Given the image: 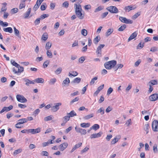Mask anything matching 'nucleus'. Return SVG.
Here are the masks:
<instances>
[{"instance_id":"f257e3e1","label":"nucleus","mask_w":158,"mask_h":158,"mask_svg":"<svg viewBox=\"0 0 158 158\" xmlns=\"http://www.w3.org/2000/svg\"><path fill=\"white\" fill-rule=\"evenodd\" d=\"M116 64V61L114 60H113L107 62L104 64L105 68L107 69H110L113 68Z\"/></svg>"},{"instance_id":"f03ea898","label":"nucleus","mask_w":158,"mask_h":158,"mask_svg":"<svg viewBox=\"0 0 158 158\" xmlns=\"http://www.w3.org/2000/svg\"><path fill=\"white\" fill-rule=\"evenodd\" d=\"M106 9L112 13H117L118 10L115 6H110L106 8Z\"/></svg>"},{"instance_id":"7ed1b4c3","label":"nucleus","mask_w":158,"mask_h":158,"mask_svg":"<svg viewBox=\"0 0 158 158\" xmlns=\"http://www.w3.org/2000/svg\"><path fill=\"white\" fill-rule=\"evenodd\" d=\"M152 130L155 132L158 131V121L156 120H154L152 123Z\"/></svg>"},{"instance_id":"20e7f679","label":"nucleus","mask_w":158,"mask_h":158,"mask_svg":"<svg viewBox=\"0 0 158 158\" xmlns=\"http://www.w3.org/2000/svg\"><path fill=\"white\" fill-rule=\"evenodd\" d=\"M17 101L22 103H25L27 101V99L23 95L18 94L16 96Z\"/></svg>"},{"instance_id":"39448f33","label":"nucleus","mask_w":158,"mask_h":158,"mask_svg":"<svg viewBox=\"0 0 158 158\" xmlns=\"http://www.w3.org/2000/svg\"><path fill=\"white\" fill-rule=\"evenodd\" d=\"M119 19L121 22L126 24H131L133 23L132 20L130 19H127L124 17L120 16Z\"/></svg>"},{"instance_id":"423d86ee","label":"nucleus","mask_w":158,"mask_h":158,"mask_svg":"<svg viewBox=\"0 0 158 158\" xmlns=\"http://www.w3.org/2000/svg\"><path fill=\"white\" fill-rule=\"evenodd\" d=\"M54 105V106L51 107V110L54 112H56L59 109V106L61 105L62 103L61 102H59L56 103Z\"/></svg>"},{"instance_id":"0eeeda50","label":"nucleus","mask_w":158,"mask_h":158,"mask_svg":"<svg viewBox=\"0 0 158 158\" xmlns=\"http://www.w3.org/2000/svg\"><path fill=\"white\" fill-rule=\"evenodd\" d=\"M75 130L77 133H80L81 135H85L86 133V131L85 129H83L76 127H75Z\"/></svg>"},{"instance_id":"6e6552de","label":"nucleus","mask_w":158,"mask_h":158,"mask_svg":"<svg viewBox=\"0 0 158 158\" xmlns=\"http://www.w3.org/2000/svg\"><path fill=\"white\" fill-rule=\"evenodd\" d=\"M105 45L104 44H102L100 45L98 47L96 50V52L97 53L98 56L100 57L101 56V49Z\"/></svg>"},{"instance_id":"1a4fd4ad","label":"nucleus","mask_w":158,"mask_h":158,"mask_svg":"<svg viewBox=\"0 0 158 158\" xmlns=\"http://www.w3.org/2000/svg\"><path fill=\"white\" fill-rule=\"evenodd\" d=\"M19 122L16 124L15 125V127L16 128H21L22 127L17 126L18 125H20V124H23L24 123L27 122V120L26 118H22L19 120L18 121Z\"/></svg>"},{"instance_id":"9d476101","label":"nucleus","mask_w":158,"mask_h":158,"mask_svg":"<svg viewBox=\"0 0 158 158\" xmlns=\"http://www.w3.org/2000/svg\"><path fill=\"white\" fill-rule=\"evenodd\" d=\"M158 99V94H154L151 95L149 97V99L151 101H154Z\"/></svg>"},{"instance_id":"9b49d317","label":"nucleus","mask_w":158,"mask_h":158,"mask_svg":"<svg viewBox=\"0 0 158 158\" xmlns=\"http://www.w3.org/2000/svg\"><path fill=\"white\" fill-rule=\"evenodd\" d=\"M13 106H10L9 107H4L2 110L0 111V113L1 114L5 111H8L11 110L13 108Z\"/></svg>"},{"instance_id":"f8f14e48","label":"nucleus","mask_w":158,"mask_h":158,"mask_svg":"<svg viewBox=\"0 0 158 158\" xmlns=\"http://www.w3.org/2000/svg\"><path fill=\"white\" fill-rule=\"evenodd\" d=\"M77 17L80 19H82L84 17V15L81 12V11H77L75 12Z\"/></svg>"},{"instance_id":"ddd939ff","label":"nucleus","mask_w":158,"mask_h":158,"mask_svg":"<svg viewBox=\"0 0 158 158\" xmlns=\"http://www.w3.org/2000/svg\"><path fill=\"white\" fill-rule=\"evenodd\" d=\"M68 144L66 143H64L59 146L60 150L61 151H64L68 146Z\"/></svg>"},{"instance_id":"4468645a","label":"nucleus","mask_w":158,"mask_h":158,"mask_svg":"<svg viewBox=\"0 0 158 158\" xmlns=\"http://www.w3.org/2000/svg\"><path fill=\"white\" fill-rule=\"evenodd\" d=\"M102 133V132H99L98 133L93 134L91 135L90 138L91 139L95 138L100 137Z\"/></svg>"},{"instance_id":"2eb2a0df","label":"nucleus","mask_w":158,"mask_h":158,"mask_svg":"<svg viewBox=\"0 0 158 158\" xmlns=\"http://www.w3.org/2000/svg\"><path fill=\"white\" fill-rule=\"evenodd\" d=\"M121 137L119 135H118L116 136L114 139L112 140L111 142V144H114L116 142H117L119 139H120Z\"/></svg>"},{"instance_id":"dca6fc26","label":"nucleus","mask_w":158,"mask_h":158,"mask_svg":"<svg viewBox=\"0 0 158 158\" xmlns=\"http://www.w3.org/2000/svg\"><path fill=\"white\" fill-rule=\"evenodd\" d=\"M136 7L132 6H128L124 8V10L126 12H129L131 10H133L135 9Z\"/></svg>"},{"instance_id":"f3484780","label":"nucleus","mask_w":158,"mask_h":158,"mask_svg":"<svg viewBox=\"0 0 158 158\" xmlns=\"http://www.w3.org/2000/svg\"><path fill=\"white\" fill-rule=\"evenodd\" d=\"M74 7L75 12L77 11H82V9L81 5H77V4H75Z\"/></svg>"},{"instance_id":"a211bd4d","label":"nucleus","mask_w":158,"mask_h":158,"mask_svg":"<svg viewBox=\"0 0 158 158\" xmlns=\"http://www.w3.org/2000/svg\"><path fill=\"white\" fill-rule=\"evenodd\" d=\"M82 144V143H79L77 144H76L73 147V148L70 151V152H73L77 148L80 147L81 146Z\"/></svg>"},{"instance_id":"6ab92c4d","label":"nucleus","mask_w":158,"mask_h":158,"mask_svg":"<svg viewBox=\"0 0 158 158\" xmlns=\"http://www.w3.org/2000/svg\"><path fill=\"white\" fill-rule=\"evenodd\" d=\"M137 33L136 31L132 33L129 38L128 40L129 41L135 38L137 35Z\"/></svg>"},{"instance_id":"aec40b11","label":"nucleus","mask_w":158,"mask_h":158,"mask_svg":"<svg viewBox=\"0 0 158 158\" xmlns=\"http://www.w3.org/2000/svg\"><path fill=\"white\" fill-rule=\"evenodd\" d=\"M23 79L24 81L25 82V85L27 86H29L30 84H34V82L28 79L24 78Z\"/></svg>"},{"instance_id":"412c9836","label":"nucleus","mask_w":158,"mask_h":158,"mask_svg":"<svg viewBox=\"0 0 158 158\" xmlns=\"http://www.w3.org/2000/svg\"><path fill=\"white\" fill-rule=\"evenodd\" d=\"M48 38V35L47 33L45 32L42 35L41 40L44 41H46Z\"/></svg>"},{"instance_id":"4be33fe9","label":"nucleus","mask_w":158,"mask_h":158,"mask_svg":"<svg viewBox=\"0 0 158 158\" xmlns=\"http://www.w3.org/2000/svg\"><path fill=\"white\" fill-rule=\"evenodd\" d=\"M31 8H29L28 9L27 11L24 15V19H26L28 17L31 12Z\"/></svg>"},{"instance_id":"5701e85b","label":"nucleus","mask_w":158,"mask_h":158,"mask_svg":"<svg viewBox=\"0 0 158 158\" xmlns=\"http://www.w3.org/2000/svg\"><path fill=\"white\" fill-rule=\"evenodd\" d=\"M52 44L50 42H47L45 46V48L46 50H49L52 46Z\"/></svg>"},{"instance_id":"b1692460","label":"nucleus","mask_w":158,"mask_h":158,"mask_svg":"<svg viewBox=\"0 0 158 158\" xmlns=\"http://www.w3.org/2000/svg\"><path fill=\"white\" fill-rule=\"evenodd\" d=\"M34 81L37 83H43L44 82V80L42 78H38L35 79L34 80Z\"/></svg>"},{"instance_id":"393cba45","label":"nucleus","mask_w":158,"mask_h":158,"mask_svg":"<svg viewBox=\"0 0 158 158\" xmlns=\"http://www.w3.org/2000/svg\"><path fill=\"white\" fill-rule=\"evenodd\" d=\"M32 131V134H35L36 133H37L40 132L41 131V128L40 127H39L36 129H32L31 130Z\"/></svg>"},{"instance_id":"a878e982","label":"nucleus","mask_w":158,"mask_h":158,"mask_svg":"<svg viewBox=\"0 0 158 158\" xmlns=\"http://www.w3.org/2000/svg\"><path fill=\"white\" fill-rule=\"evenodd\" d=\"M78 73L76 71H72L71 73H69V76L71 77L72 76L75 77L78 75Z\"/></svg>"},{"instance_id":"bb28decb","label":"nucleus","mask_w":158,"mask_h":158,"mask_svg":"<svg viewBox=\"0 0 158 158\" xmlns=\"http://www.w3.org/2000/svg\"><path fill=\"white\" fill-rule=\"evenodd\" d=\"M148 84L152 86L153 85H157V81L156 80H152L148 82Z\"/></svg>"},{"instance_id":"cd10ccee","label":"nucleus","mask_w":158,"mask_h":158,"mask_svg":"<svg viewBox=\"0 0 158 158\" xmlns=\"http://www.w3.org/2000/svg\"><path fill=\"white\" fill-rule=\"evenodd\" d=\"M3 30L5 32H9L10 33H12L13 32V30L11 27H8L3 28Z\"/></svg>"},{"instance_id":"c85d7f7f","label":"nucleus","mask_w":158,"mask_h":158,"mask_svg":"<svg viewBox=\"0 0 158 158\" xmlns=\"http://www.w3.org/2000/svg\"><path fill=\"white\" fill-rule=\"evenodd\" d=\"M113 31V28H109L108 29L107 32L106 33V36H108L110 35Z\"/></svg>"},{"instance_id":"c756f323","label":"nucleus","mask_w":158,"mask_h":158,"mask_svg":"<svg viewBox=\"0 0 158 158\" xmlns=\"http://www.w3.org/2000/svg\"><path fill=\"white\" fill-rule=\"evenodd\" d=\"M67 115H68L70 117L77 115L76 113L74 110L71 111L69 113H67Z\"/></svg>"},{"instance_id":"7c9ffc66","label":"nucleus","mask_w":158,"mask_h":158,"mask_svg":"<svg viewBox=\"0 0 158 158\" xmlns=\"http://www.w3.org/2000/svg\"><path fill=\"white\" fill-rule=\"evenodd\" d=\"M94 116V114L93 113H92L88 115H87L83 117V118L85 120H87L90 118L93 117Z\"/></svg>"},{"instance_id":"2f4dec72","label":"nucleus","mask_w":158,"mask_h":158,"mask_svg":"<svg viewBox=\"0 0 158 158\" xmlns=\"http://www.w3.org/2000/svg\"><path fill=\"white\" fill-rule=\"evenodd\" d=\"M99 128V126L98 124H94L91 127H90L91 129H94L96 131Z\"/></svg>"},{"instance_id":"473e14b6","label":"nucleus","mask_w":158,"mask_h":158,"mask_svg":"<svg viewBox=\"0 0 158 158\" xmlns=\"http://www.w3.org/2000/svg\"><path fill=\"white\" fill-rule=\"evenodd\" d=\"M149 127L148 124H145L143 127V129L146 132V134H147L149 132Z\"/></svg>"},{"instance_id":"72a5a7b5","label":"nucleus","mask_w":158,"mask_h":158,"mask_svg":"<svg viewBox=\"0 0 158 158\" xmlns=\"http://www.w3.org/2000/svg\"><path fill=\"white\" fill-rule=\"evenodd\" d=\"M70 118L68 115L64 117L63 118V122L64 123H66L67 121L69 120Z\"/></svg>"},{"instance_id":"f704fd0d","label":"nucleus","mask_w":158,"mask_h":158,"mask_svg":"<svg viewBox=\"0 0 158 158\" xmlns=\"http://www.w3.org/2000/svg\"><path fill=\"white\" fill-rule=\"evenodd\" d=\"M14 29L15 35L17 37H19L20 34L19 31L15 27H14Z\"/></svg>"},{"instance_id":"c9c22d12","label":"nucleus","mask_w":158,"mask_h":158,"mask_svg":"<svg viewBox=\"0 0 158 158\" xmlns=\"http://www.w3.org/2000/svg\"><path fill=\"white\" fill-rule=\"evenodd\" d=\"M90 125L89 123H83L80 124L81 126L82 127H89Z\"/></svg>"},{"instance_id":"e433bc0d","label":"nucleus","mask_w":158,"mask_h":158,"mask_svg":"<svg viewBox=\"0 0 158 158\" xmlns=\"http://www.w3.org/2000/svg\"><path fill=\"white\" fill-rule=\"evenodd\" d=\"M97 113H101L102 115L104 114V109L103 107H101L97 111Z\"/></svg>"},{"instance_id":"4c0bfd02","label":"nucleus","mask_w":158,"mask_h":158,"mask_svg":"<svg viewBox=\"0 0 158 158\" xmlns=\"http://www.w3.org/2000/svg\"><path fill=\"white\" fill-rule=\"evenodd\" d=\"M25 3L21 1V2L19 5V8L20 9H22L24 8L25 7Z\"/></svg>"},{"instance_id":"58836bf2","label":"nucleus","mask_w":158,"mask_h":158,"mask_svg":"<svg viewBox=\"0 0 158 158\" xmlns=\"http://www.w3.org/2000/svg\"><path fill=\"white\" fill-rule=\"evenodd\" d=\"M22 151V149L21 148H19L17 150H15L14 152V153H13L14 155L16 156L17 154L20 153Z\"/></svg>"},{"instance_id":"ea45409f","label":"nucleus","mask_w":158,"mask_h":158,"mask_svg":"<svg viewBox=\"0 0 158 158\" xmlns=\"http://www.w3.org/2000/svg\"><path fill=\"white\" fill-rule=\"evenodd\" d=\"M70 83V80L68 78H66L63 81V84L64 85H68Z\"/></svg>"},{"instance_id":"a19ab883","label":"nucleus","mask_w":158,"mask_h":158,"mask_svg":"<svg viewBox=\"0 0 158 158\" xmlns=\"http://www.w3.org/2000/svg\"><path fill=\"white\" fill-rule=\"evenodd\" d=\"M100 40V38L98 36H97L94 39V43L96 44H97Z\"/></svg>"},{"instance_id":"79ce46f5","label":"nucleus","mask_w":158,"mask_h":158,"mask_svg":"<svg viewBox=\"0 0 158 158\" xmlns=\"http://www.w3.org/2000/svg\"><path fill=\"white\" fill-rule=\"evenodd\" d=\"M47 55L49 58H51L52 57V52L49 50H47Z\"/></svg>"},{"instance_id":"37998d69","label":"nucleus","mask_w":158,"mask_h":158,"mask_svg":"<svg viewBox=\"0 0 158 158\" xmlns=\"http://www.w3.org/2000/svg\"><path fill=\"white\" fill-rule=\"evenodd\" d=\"M126 25L125 24H123L118 29L119 31H123L126 28Z\"/></svg>"},{"instance_id":"c03bdc74","label":"nucleus","mask_w":158,"mask_h":158,"mask_svg":"<svg viewBox=\"0 0 158 158\" xmlns=\"http://www.w3.org/2000/svg\"><path fill=\"white\" fill-rule=\"evenodd\" d=\"M17 68H18V73H21L23 72V67L19 65V66H18Z\"/></svg>"},{"instance_id":"a18cd8bd","label":"nucleus","mask_w":158,"mask_h":158,"mask_svg":"<svg viewBox=\"0 0 158 158\" xmlns=\"http://www.w3.org/2000/svg\"><path fill=\"white\" fill-rule=\"evenodd\" d=\"M56 78H52L51 79L49 82V84L51 85H54L56 82Z\"/></svg>"},{"instance_id":"49530a36","label":"nucleus","mask_w":158,"mask_h":158,"mask_svg":"<svg viewBox=\"0 0 158 158\" xmlns=\"http://www.w3.org/2000/svg\"><path fill=\"white\" fill-rule=\"evenodd\" d=\"M81 34L84 36H86L87 34V32L85 29H83L81 31Z\"/></svg>"},{"instance_id":"de8ad7c7","label":"nucleus","mask_w":158,"mask_h":158,"mask_svg":"<svg viewBox=\"0 0 158 158\" xmlns=\"http://www.w3.org/2000/svg\"><path fill=\"white\" fill-rule=\"evenodd\" d=\"M62 71V68L61 67L58 68L55 71V73L57 74L60 73Z\"/></svg>"},{"instance_id":"09e8293b","label":"nucleus","mask_w":158,"mask_h":158,"mask_svg":"<svg viewBox=\"0 0 158 158\" xmlns=\"http://www.w3.org/2000/svg\"><path fill=\"white\" fill-rule=\"evenodd\" d=\"M97 79L98 77H94L91 80V81L90 82V85H92L94 84L95 82V81L97 80Z\"/></svg>"},{"instance_id":"8fccbe9b","label":"nucleus","mask_w":158,"mask_h":158,"mask_svg":"<svg viewBox=\"0 0 158 158\" xmlns=\"http://www.w3.org/2000/svg\"><path fill=\"white\" fill-rule=\"evenodd\" d=\"M49 62L48 61V60L45 61L44 63L43 64V66L44 68H45L47 67L48 66V65L49 64Z\"/></svg>"},{"instance_id":"3c124183","label":"nucleus","mask_w":158,"mask_h":158,"mask_svg":"<svg viewBox=\"0 0 158 158\" xmlns=\"http://www.w3.org/2000/svg\"><path fill=\"white\" fill-rule=\"evenodd\" d=\"M81 78L79 77H77L75 78L73 81L74 83H79L81 81Z\"/></svg>"},{"instance_id":"603ef678","label":"nucleus","mask_w":158,"mask_h":158,"mask_svg":"<svg viewBox=\"0 0 158 158\" xmlns=\"http://www.w3.org/2000/svg\"><path fill=\"white\" fill-rule=\"evenodd\" d=\"M69 3L68 1H65L62 4V6L65 7L66 8H67L69 6Z\"/></svg>"},{"instance_id":"864d4df0","label":"nucleus","mask_w":158,"mask_h":158,"mask_svg":"<svg viewBox=\"0 0 158 158\" xmlns=\"http://www.w3.org/2000/svg\"><path fill=\"white\" fill-rule=\"evenodd\" d=\"M144 44H141V43H140L137 47V49H141L144 46Z\"/></svg>"},{"instance_id":"5fc2aeb1","label":"nucleus","mask_w":158,"mask_h":158,"mask_svg":"<svg viewBox=\"0 0 158 158\" xmlns=\"http://www.w3.org/2000/svg\"><path fill=\"white\" fill-rule=\"evenodd\" d=\"M11 64L17 67L18 66H19V64H18L15 61L13 60H11L10 61Z\"/></svg>"},{"instance_id":"6e6d98bb","label":"nucleus","mask_w":158,"mask_h":158,"mask_svg":"<svg viewBox=\"0 0 158 158\" xmlns=\"http://www.w3.org/2000/svg\"><path fill=\"white\" fill-rule=\"evenodd\" d=\"M103 9V8L100 6H99L95 9L94 11L95 13H96Z\"/></svg>"},{"instance_id":"4d7b16f0","label":"nucleus","mask_w":158,"mask_h":158,"mask_svg":"<svg viewBox=\"0 0 158 158\" xmlns=\"http://www.w3.org/2000/svg\"><path fill=\"white\" fill-rule=\"evenodd\" d=\"M153 150L155 153L157 152L158 150L157 148V145L156 144H155L153 147Z\"/></svg>"},{"instance_id":"13d9d810","label":"nucleus","mask_w":158,"mask_h":158,"mask_svg":"<svg viewBox=\"0 0 158 158\" xmlns=\"http://www.w3.org/2000/svg\"><path fill=\"white\" fill-rule=\"evenodd\" d=\"M113 89L111 87H110L107 90V95H109L113 92Z\"/></svg>"},{"instance_id":"bf43d9fd","label":"nucleus","mask_w":158,"mask_h":158,"mask_svg":"<svg viewBox=\"0 0 158 158\" xmlns=\"http://www.w3.org/2000/svg\"><path fill=\"white\" fill-rule=\"evenodd\" d=\"M89 149V148L87 147H86L84 149L81 150V153L83 154L85 152H87L88 150Z\"/></svg>"},{"instance_id":"052dcab7","label":"nucleus","mask_w":158,"mask_h":158,"mask_svg":"<svg viewBox=\"0 0 158 158\" xmlns=\"http://www.w3.org/2000/svg\"><path fill=\"white\" fill-rule=\"evenodd\" d=\"M52 119V118L51 115L47 116L44 118V120L45 121H47Z\"/></svg>"},{"instance_id":"680f3d73","label":"nucleus","mask_w":158,"mask_h":158,"mask_svg":"<svg viewBox=\"0 0 158 158\" xmlns=\"http://www.w3.org/2000/svg\"><path fill=\"white\" fill-rule=\"evenodd\" d=\"M139 15V13H137L132 16V18L133 19H136Z\"/></svg>"},{"instance_id":"e2e57ef3","label":"nucleus","mask_w":158,"mask_h":158,"mask_svg":"<svg viewBox=\"0 0 158 158\" xmlns=\"http://www.w3.org/2000/svg\"><path fill=\"white\" fill-rule=\"evenodd\" d=\"M18 106L22 109H24L27 107L26 105L21 104H18Z\"/></svg>"},{"instance_id":"0e129e2a","label":"nucleus","mask_w":158,"mask_h":158,"mask_svg":"<svg viewBox=\"0 0 158 158\" xmlns=\"http://www.w3.org/2000/svg\"><path fill=\"white\" fill-rule=\"evenodd\" d=\"M158 50V48L156 47H152L150 49V51L152 52H155Z\"/></svg>"},{"instance_id":"69168bd1","label":"nucleus","mask_w":158,"mask_h":158,"mask_svg":"<svg viewBox=\"0 0 158 158\" xmlns=\"http://www.w3.org/2000/svg\"><path fill=\"white\" fill-rule=\"evenodd\" d=\"M49 15L48 14H43L40 16V19H43L46 18L48 17Z\"/></svg>"},{"instance_id":"338daca9","label":"nucleus","mask_w":158,"mask_h":158,"mask_svg":"<svg viewBox=\"0 0 158 158\" xmlns=\"http://www.w3.org/2000/svg\"><path fill=\"white\" fill-rule=\"evenodd\" d=\"M48 152L46 151H43L41 153V155L43 156H48Z\"/></svg>"},{"instance_id":"774afa93","label":"nucleus","mask_w":158,"mask_h":158,"mask_svg":"<svg viewBox=\"0 0 158 158\" xmlns=\"http://www.w3.org/2000/svg\"><path fill=\"white\" fill-rule=\"evenodd\" d=\"M112 109V108L110 106H109L106 109V113H109V112L110 111H111Z\"/></svg>"}]
</instances>
